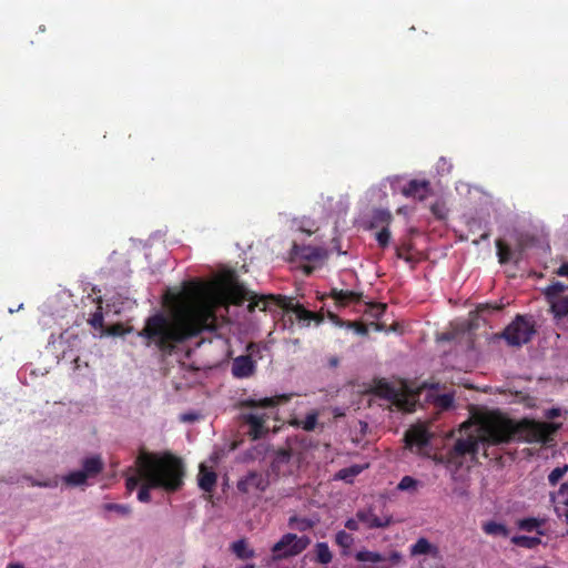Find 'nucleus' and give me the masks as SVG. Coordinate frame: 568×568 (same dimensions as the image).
Listing matches in <instances>:
<instances>
[{
	"mask_svg": "<svg viewBox=\"0 0 568 568\" xmlns=\"http://www.w3.org/2000/svg\"><path fill=\"white\" fill-rule=\"evenodd\" d=\"M104 509L108 511H115L121 516H128L131 514V507L129 505L123 504H105Z\"/></svg>",
	"mask_w": 568,
	"mask_h": 568,
	"instance_id": "4c0bfd02",
	"label": "nucleus"
},
{
	"mask_svg": "<svg viewBox=\"0 0 568 568\" xmlns=\"http://www.w3.org/2000/svg\"><path fill=\"white\" fill-rule=\"evenodd\" d=\"M103 470V462L100 456L83 459L82 469L74 470L64 476L63 481L69 486L84 485L88 478L98 476Z\"/></svg>",
	"mask_w": 568,
	"mask_h": 568,
	"instance_id": "6e6552de",
	"label": "nucleus"
},
{
	"mask_svg": "<svg viewBox=\"0 0 568 568\" xmlns=\"http://www.w3.org/2000/svg\"><path fill=\"white\" fill-rule=\"evenodd\" d=\"M231 371L236 378H248L256 371V362L251 355H240L233 359Z\"/></svg>",
	"mask_w": 568,
	"mask_h": 568,
	"instance_id": "4468645a",
	"label": "nucleus"
},
{
	"mask_svg": "<svg viewBox=\"0 0 568 568\" xmlns=\"http://www.w3.org/2000/svg\"><path fill=\"white\" fill-rule=\"evenodd\" d=\"M560 414H561V412L559 408H550L547 410L546 417L549 419H552V418L559 417Z\"/></svg>",
	"mask_w": 568,
	"mask_h": 568,
	"instance_id": "de8ad7c7",
	"label": "nucleus"
},
{
	"mask_svg": "<svg viewBox=\"0 0 568 568\" xmlns=\"http://www.w3.org/2000/svg\"><path fill=\"white\" fill-rule=\"evenodd\" d=\"M568 471V465H565L562 467H556L550 471L548 475V481L551 486H555L558 484V481L565 476V474Z\"/></svg>",
	"mask_w": 568,
	"mask_h": 568,
	"instance_id": "e433bc0d",
	"label": "nucleus"
},
{
	"mask_svg": "<svg viewBox=\"0 0 568 568\" xmlns=\"http://www.w3.org/2000/svg\"><path fill=\"white\" fill-rule=\"evenodd\" d=\"M438 552V548L430 544L426 538H419L414 545L410 546V555L419 556V555H428L432 554L436 556Z\"/></svg>",
	"mask_w": 568,
	"mask_h": 568,
	"instance_id": "b1692460",
	"label": "nucleus"
},
{
	"mask_svg": "<svg viewBox=\"0 0 568 568\" xmlns=\"http://www.w3.org/2000/svg\"><path fill=\"white\" fill-rule=\"evenodd\" d=\"M293 454L291 449H281L278 450L271 464V470L277 476H286L292 473V468L290 466Z\"/></svg>",
	"mask_w": 568,
	"mask_h": 568,
	"instance_id": "dca6fc26",
	"label": "nucleus"
},
{
	"mask_svg": "<svg viewBox=\"0 0 568 568\" xmlns=\"http://www.w3.org/2000/svg\"><path fill=\"white\" fill-rule=\"evenodd\" d=\"M128 332H129V329H125L123 324H121V323L113 324L110 327H108V329L105 331V333L108 335H112V336H123Z\"/></svg>",
	"mask_w": 568,
	"mask_h": 568,
	"instance_id": "37998d69",
	"label": "nucleus"
},
{
	"mask_svg": "<svg viewBox=\"0 0 568 568\" xmlns=\"http://www.w3.org/2000/svg\"><path fill=\"white\" fill-rule=\"evenodd\" d=\"M361 426H362V430H364L366 427H367V424L366 423H362L359 422Z\"/></svg>",
	"mask_w": 568,
	"mask_h": 568,
	"instance_id": "13d9d810",
	"label": "nucleus"
},
{
	"mask_svg": "<svg viewBox=\"0 0 568 568\" xmlns=\"http://www.w3.org/2000/svg\"><path fill=\"white\" fill-rule=\"evenodd\" d=\"M372 392L378 397L384 398L400 408H403L406 403L404 394L385 379L376 381Z\"/></svg>",
	"mask_w": 568,
	"mask_h": 568,
	"instance_id": "f8f14e48",
	"label": "nucleus"
},
{
	"mask_svg": "<svg viewBox=\"0 0 568 568\" xmlns=\"http://www.w3.org/2000/svg\"><path fill=\"white\" fill-rule=\"evenodd\" d=\"M270 486V476L266 473L251 470L236 484L240 493L250 494L254 491L264 493Z\"/></svg>",
	"mask_w": 568,
	"mask_h": 568,
	"instance_id": "9b49d317",
	"label": "nucleus"
},
{
	"mask_svg": "<svg viewBox=\"0 0 568 568\" xmlns=\"http://www.w3.org/2000/svg\"><path fill=\"white\" fill-rule=\"evenodd\" d=\"M255 348H256V344H254V343H250L247 345V351H254Z\"/></svg>",
	"mask_w": 568,
	"mask_h": 568,
	"instance_id": "6e6d98bb",
	"label": "nucleus"
},
{
	"mask_svg": "<svg viewBox=\"0 0 568 568\" xmlns=\"http://www.w3.org/2000/svg\"><path fill=\"white\" fill-rule=\"evenodd\" d=\"M535 334L534 325L525 316L517 315L504 329L503 337L509 345L520 346L528 343Z\"/></svg>",
	"mask_w": 568,
	"mask_h": 568,
	"instance_id": "0eeeda50",
	"label": "nucleus"
},
{
	"mask_svg": "<svg viewBox=\"0 0 568 568\" xmlns=\"http://www.w3.org/2000/svg\"><path fill=\"white\" fill-rule=\"evenodd\" d=\"M135 475L129 476L125 480V486L129 491H132L140 481H143V479L140 477V474L138 473V467L135 466Z\"/></svg>",
	"mask_w": 568,
	"mask_h": 568,
	"instance_id": "c03bdc74",
	"label": "nucleus"
},
{
	"mask_svg": "<svg viewBox=\"0 0 568 568\" xmlns=\"http://www.w3.org/2000/svg\"><path fill=\"white\" fill-rule=\"evenodd\" d=\"M328 298L333 301L336 308H339L355 302V292L332 288Z\"/></svg>",
	"mask_w": 568,
	"mask_h": 568,
	"instance_id": "aec40b11",
	"label": "nucleus"
},
{
	"mask_svg": "<svg viewBox=\"0 0 568 568\" xmlns=\"http://www.w3.org/2000/svg\"><path fill=\"white\" fill-rule=\"evenodd\" d=\"M243 418L250 427L248 434L253 439L262 438L268 432V428L265 426L268 417L265 414H246Z\"/></svg>",
	"mask_w": 568,
	"mask_h": 568,
	"instance_id": "2eb2a0df",
	"label": "nucleus"
},
{
	"mask_svg": "<svg viewBox=\"0 0 568 568\" xmlns=\"http://www.w3.org/2000/svg\"><path fill=\"white\" fill-rule=\"evenodd\" d=\"M438 568H446L445 566H439Z\"/></svg>",
	"mask_w": 568,
	"mask_h": 568,
	"instance_id": "69168bd1",
	"label": "nucleus"
},
{
	"mask_svg": "<svg viewBox=\"0 0 568 568\" xmlns=\"http://www.w3.org/2000/svg\"><path fill=\"white\" fill-rule=\"evenodd\" d=\"M565 519H566V523L568 524V510L565 514Z\"/></svg>",
	"mask_w": 568,
	"mask_h": 568,
	"instance_id": "680f3d73",
	"label": "nucleus"
},
{
	"mask_svg": "<svg viewBox=\"0 0 568 568\" xmlns=\"http://www.w3.org/2000/svg\"><path fill=\"white\" fill-rule=\"evenodd\" d=\"M405 197L424 201L432 194L430 183L427 180H410L403 189Z\"/></svg>",
	"mask_w": 568,
	"mask_h": 568,
	"instance_id": "ddd939ff",
	"label": "nucleus"
},
{
	"mask_svg": "<svg viewBox=\"0 0 568 568\" xmlns=\"http://www.w3.org/2000/svg\"><path fill=\"white\" fill-rule=\"evenodd\" d=\"M244 568H255L254 565H246Z\"/></svg>",
	"mask_w": 568,
	"mask_h": 568,
	"instance_id": "e2e57ef3",
	"label": "nucleus"
},
{
	"mask_svg": "<svg viewBox=\"0 0 568 568\" xmlns=\"http://www.w3.org/2000/svg\"><path fill=\"white\" fill-rule=\"evenodd\" d=\"M327 316L328 318L331 320V322L333 324H335L336 326H346L348 328H354L355 329V322L354 321H343L342 318H339L334 312L332 311H327Z\"/></svg>",
	"mask_w": 568,
	"mask_h": 568,
	"instance_id": "58836bf2",
	"label": "nucleus"
},
{
	"mask_svg": "<svg viewBox=\"0 0 568 568\" xmlns=\"http://www.w3.org/2000/svg\"><path fill=\"white\" fill-rule=\"evenodd\" d=\"M357 520L366 523L369 528H384L392 523L390 516L378 517L373 514L357 513Z\"/></svg>",
	"mask_w": 568,
	"mask_h": 568,
	"instance_id": "5701e85b",
	"label": "nucleus"
},
{
	"mask_svg": "<svg viewBox=\"0 0 568 568\" xmlns=\"http://www.w3.org/2000/svg\"><path fill=\"white\" fill-rule=\"evenodd\" d=\"M90 325L95 329H102L104 325V318L101 311V307H98V311L94 312L89 320Z\"/></svg>",
	"mask_w": 568,
	"mask_h": 568,
	"instance_id": "a19ab883",
	"label": "nucleus"
},
{
	"mask_svg": "<svg viewBox=\"0 0 568 568\" xmlns=\"http://www.w3.org/2000/svg\"><path fill=\"white\" fill-rule=\"evenodd\" d=\"M510 541L515 546L523 547L526 549H534L541 544V539L539 537H530L524 535L514 536L511 537Z\"/></svg>",
	"mask_w": 568,
	"mask_h": 568,
	"instance_id": "7c9ffc66",
	"label": "nucleus"
},
{
	"mask_svg": "<svg viewBox=\"0 0 568 568\" xmlns=\"http://www.w3.org/2000/svg\"><path fill=\"white\" fill-rule=\"evenodd\" d=\"M335 541L341 547L342 554L346 555L354 539L351 534H347L346 531L342 530L336 534Z\"/></svg>",
	"mask_w": 568,
	"mask_h": 568,
	"instance_id": "72a5a7b5",
	"label": "nucleus"
},
{
	"mask_svg": "<svg viewBox=\"0 0 568 568\" xmlns=\"http://www.w3.org/2000/svg\"><path fill=\"white\" fill-rule=\"evenodd\" d=\"M562 504H564L565 506H567V508H568V497H566V498H564V499H562Z\"/></svg>",
	"mask_w": 568,
	"mask_h": 568,
	"instance_id": "4d7b16f0",
	"label": "nucleus"
},
{
	"mask_svg": "<svg viewBox=\"0 0 568 568\" xmlns=\"http://www.w3.org/2000/svg\"><path fill=\"white\" fill-rule=\"evenodd\" d=\"M558 496L559 497H568V483H564L560 485V488L558 490Z\"/></svg>",
	"mask_w": 568,
	"mask_h": 568,
	"instance_id": "09e8293b",
	"label": "nucleus"
},
{
	"mask_svg": "<svg viewBox=\"0 0 568 568\" xmlns=\"http://www.w3.org/2000/svg\"><path fill=\"white\" fill-rule=\"evenodd\" d=\"M542 525L544 520L535 517L523 518L517 521L518 528L525 531H532Z\"/></svg>",
	"mask_w": 568,
	"mask_h": 568,
	"instance_id": "473e14b6",
	"label": "nucleus"
},
{
	"mask_svg": "<svg viewBox=\"0 0 568 568\" xmlns=\"http://www.w3.org/2000/svg\"><path fill=\"white\" fill-rule=\"evenodd\" d=\"M438 403L439 405L443 407V408H449L453 406V403H454V398L452 395L449 394H444L442 396H439L438 398Z\"/></svg>",
	"mask_w": 568,
	"mask_h": 568,
	"instance_id": "a18cd8bd",
	"label": "nucleus"
},
{
	"mask_svg": "<svg viewBox=\"0 0 568 568\" xmlns=\"http://www.w3.org/2000/svg\"><path fill=\"white\" fill-rule=\"evenodd\" d=\"M288 526L298 531H306L313 527V523L307 518L292 516L288 519Z\"/></svg>",
	"mask_w": 568,
	"mask_h": 568,
	"instance_id": "2f4dec72",
	"label": "nucleus"
},
{
	"mask_svg": "<svg viewBox=\"0 0 568 568\" xmlns=\"http://www.w3.org/2000/svg\"><path fill=\"white\" fill-rule=\"evenodd\" d=\"M335 477L337 479H343L349 484H353L355 478V466H349L347 468L341 469Z\"/></svg>",
	"mask_w": 568,
	"mask_h": 568,
	"instance_id": "ea45409f",
	"label": "nucleus"
},
{
	"mask_svg": "<svg viewBox=\"0 0 568 568\" xmlns=\"http://www.w3.org/2000/svg\"><path fill=\"white\" fill-rule=\"evenodd\" d=\"M568 288L567 285L562 284L561 282H554L550 285H548L544 290V295L549 304L551 305V302H554L557 298H560L566 290Z\"/></svg>",
	"mask_w": 568,
	"mask_h": 568,
	"instance_id": "c85d7f7f",
	"label": "nucleus"
},
{
	"mask_svg": "<svg viewBox=\"0 0 568 568\" xmlns=\"http://www.w3.org/2000/svg\"><path fill=\"white\" fill-rule=\"evenodd\" d=\"M497 256L500 264H507L511 261L517 263L521 258L523 247L519 245L518 248L511 250V247L503 240L496 241Z\"/></svg>",
	"mask_w": 568,
	"mask_h": 568,
	"instance_id": "f3484780",
	"label": "nucleus"
},
{
	"mask_svg": "<svg viewBox=\"0 0 568 568\" xmlns=\"http://www.w3.org/2000/svg\"><path fill=\"white\" fill-rule=\"evenodd\" d=\"M400 559H402V555H400L399 552H397V551H392V552L389 554V557H388V558H386V562H387V561H390L392 564H397V562H399V561H400Z\"/></svg>",
	"mask_w": 568,
	"mask_h": 568,
	"instance_id": "49530a36",
	"label": "nucleus"
},
{
	"mask_svg": "<svg viewBox=\"0 0 568 568\" xmlns=\"http://www.w3.org/2000/svg\"><path fill=\"white\" fill-rule=\"evenodd\" d=\"M396 256H397V258H403L405 261H410V258L404 254V248L403 247H397L396 248Z\"/></svg>",
	"mask_w": 568,
	"mask_h": 568,
	"instance_id": "3c124183",
	"label": "nucleus"
},
{
	"mask_svg": "<svg viewBox=\"0 0 568 568\" xmlns=\"http://www.w3.org/2000/svg\"><path fill=\"white\" fill-rule=\"evenodd\" d=\"M550 312L556 320L568 317V295L561 296L560 298L551 302Z\"/></svg>",
	"mask_w": 568,
	"mask_h": 568,
	"instance_id": "a878e982",
	"label": "nucleus"
},
{
	"mask_svg": "<svg viewBox=\"0 0 568 568\" xmlns=\"http://www.w3.org/2000/svg\"><path fill=\"white\" fill-rule=\"evenodd\" d=\"M392 220L393 216L387 210H375L367 227L369 230L383 229L385 226H389Z\"/></svg>",
	"mask_w": 568,
	"mask_h": 568,
	"instance_id": "4be33fe9",
	"label": "nucleus"
},
{
	"mask_svg": "<svg viewBox=\"0 0 568 568\" xmlns=\"http://www.w3.org/2000/svg\"><path fill=\"white\" fill-rule=\"evenodd\" d=\"M316 560L320 564H328L332 560V552L326 542H318L315 547Z\"/></svg>",
	"mask_w": 568,
	"mask_h": 568,
	"instance_id": "f704fd0d",
	"label": "nucleus"
},
{
	"mask_svg": "<svg viewBox=\"0 0 568 568\" xmlns=\"http://www.w3.org/2000/svg\"><path fill=\"white\" fill-rule=\"evenodd\" d=\"M216 474L201 464L199 471V487L205 493H211L216 484Z\"/></svg>",
	"mask_w": 568,
	"mask_h": 568,
	"instance_id": "6ab92c4d",
	"label": "nucleus"
},
{
	"mask_svg": "<svg viewBox=\"0 0 568 568\" xmlns=\"http://www.w3.org/2000/svg\"><path fill=\"white\" fill-rule=\"evenodd\" d=\"M135 464L143 484L138 491V499L141 503H149L151 488H162L173 493L183 486L185 475L182 459L165 452L162 454L141 452Z\"/></svg>",
	"mask_w": 568,
	"mask_h": 568,
	"instance_id": "7ed1b4c3",
	"label": "nucleus"
},
{
	"mask_svg": "<svg viewBox=\"0 0 568 568\" xmlns=\"http://www.w3.org/2000/svg\"><path fill=\"white\" fill-rule=\"evenodd\" d=\"M489 236H490V233H489V232H484V233L480 235V237H479L478 240H474V241H473V243H474L475 245H478L481 241H486V240H488V239H489Z\"/></svg>",
	"mask_w": 568,
	"mask_h": 568,
	"instance_id": "603ef678",
	"label": "nucleus"
},
{
	"mask_svg": "<svg viewBox=\"0 0 568 568\" xmlns=\"http://www.w3.org/2000/svg\"><path fill=\"white\" fill-rule=\"evenodd\" d=\"M346 527L351 530L355 529V519L353 518H349L347 521H346Z\"/></svg>",
	"mask_w": 568,
	"mask_h": 568,
	"instance_id": "864d4df0",
	"label": "nucleus"
},
{
	"mask_svg": "<svg viewBox=\"0 0 568 568\" xmlns=\"http://www.w3.org/2000/svg\"><path fill=\"white\" fill-rule=\"evenodd\" d=\"M386 311V304L362 301V294L357 293V335H367L371 331L381 332L385 329V324L379 318Z\"/></svg>",
	"mask_w": 568,
	"mask_h": 568,
	"instance_id": "39448f33",
	"label": "nucleus"
},
{
	"mask_svg": "<svg viewBox=\"0 0 568 568\" xmlns=\"http://www.w3.org/2000/svg\"><path fill=\"white\" fill-rule=\"evenodd\" d=\"M560 427L561 424L536 420H527L523 424L528 440L544 444L552 440Z\"/></svg>",
	"mask_w": 568,
	"mask_h": 568,
	"instance_id": "1a4fd4ad",
	"label": "nucleus"
},
{
	"mask_svg": "<svg viewBox=\"0 0 568 568\" xmlns=\"http://www.w3.org/2000/svg\"><path fill=\"white\" fill-rule=\"evenodd\" d=\"M219 295L223 303L234 305H242L245 301H248L247 310L251 313H253L256 307L264 312H272V306H275L286 312L294 313L298 321L310 322L315 317V313L304 308L302 305H294L292 300L286 296L273 294L258 295L247 290L236 280H230L223 283L219 288Z\"/></svg>",
	"mask_w": 568,
	"mask_h": 568,
	"instance_id": "20e7f679",
	"label": "nucleus"
},
{
	"mask_svg": "<svg viewBox=\"0 0 568 568\" xmlns=\"http://www.w3.org/2000/svg\"><path fill=\"white\" fill-rule=\"evenodd\" d=\"M8 568H24L21 564H9Z\"/></svg>",
	"mask_w": 568,
	"mask_h": 568,
	"instance_id": "5fc2aeb1",
	"label": "nucleus"
},
{
	"mask_svg": "<svg viewBox=\"0 0 568 568\" xmlns=\"http://www.w3.org/2000/svg\"><path fill=\"white\" fill-rule=\"evenodd\" d=\"M357 561H368L378 564V568H387L386 557L382 556L379 552L362 550L357 551Z\"/></svg>",
	"mask_w": 568,
	"mask_h": 568,
	"instance_id": "bb28decb",
	"label": "nucleus"
},
{
	"mask_svg": "<svg viewBox=\"0 0 568 568\" xmlns=\"http://www.w3.org/2000/svg\"><path fill=\"white\" fill-rule=\"evenodd\" d=\"M417 486V480L410 476H404L397 485V489L399 490H409L415 489Z\"/></svg>",
	"mask_w": 568,
	"mask_h": 568,
	"instance_id": "79ce46f5",
	"label": "nucleus"
},
{
	"mask_svg": "<svg viewBox=\"0 0 568 568\" xmlns=\"http://www.w3.org/2000/svg\"><path fill=\"white\" fill-rule=\"evenodd\" d=\"M232 551L240 559H251L255 556L253 549H251L245 539H240L231 545Z\"/></svg>",
	"mask_w": 568,
	"mask_h": 568,
	"instance_id": "cd10ccee",
	"label": "nucleus"
},
{
	"mask_svg": "<svg viewBox=\"0 0 568 568\" xmlns=\"http://www.w3.org/2000/svg\"><path fill=\"white\" fill-rule=\"evenodd\" d=\"M320 413L317 410L310 412L304 419L293 418L290 420V425L296 428H302L306 432H312L317 425Z\"/></svg>",
	"mask_w": 568,
	"mask_h": 568,
	"instance_id": "412c9836",
	"label": "nucleus"
},
{
	"mask_svg": "<svg viewBox=\"0 0 568 568\" xmlns=\"http://www.w3.org/2000/svg\"><path fill=\"white\" fill-rule=\"evenodd\" d=\"M33 485H37V486H47L45 483H33Z\"/></svg>",
	"mask_w": 568,
	"mask_h": 568,
	"instance_id": "bf43d9fd",
	"label": "nucleus"
},
{
	"mask_svg": "<svg viewBox=\"0 0 568 568\" xmlns=\"http://www.w3.org/2000/svg\"><path fill=\"white\" fill-rule=\"evenodd\" d=\"M163 303L170 313L156 312L145 320L139 336L162 355H172L178 346L203 332L219 328L211 286L202 281H185L181 288H169Z\"/></svg>",
	"mask_w": 568,
	"mask_h": 568,
	"instance_id": "f257e3e1",
	"label": "nucleus"
},
{
	"mask_svg": "<svg viewBox=\"0 0 568 568\" xmlns=\"http://www.w3.org/2000/svg\"><path fill=\"white\" fill-rule=\"evenodd\" d=\"M476 427L465 438H458L452 450V458H462L470 455L473 458L483 452L489 459H499L498 446L511 443L517 435L518 425L499 412H488L478 415Z\"/></svg>",
	"mask_w": 568,
	"mask_h": 568,
	"instance_id": "f03ea898",
	"label": "nucleus"
},
{
	"mask_svg": "<svg viewBox=\"0 0 568 568\" xmlns=\"http://www.w3.org/2000/svg\"><path fill=\"white\" fill-rule=\"evenodd\" d=\"M429 439V433L422 426L413 427L405 434V443L409 448L414 446L423 448L428 445Z\"/></svg>",
	"mask_w": 568,
	"mask_h": 568,
	"instance_id": "a211bd4d",
	"label": "nucleus"
},
{
	"mask_svg": "<svg viewBox=\"0 0 568 568\" xmlns=\"http://www.w3.org/2000/svg\"><path fill=\"white\" fill-rule=\"evenodd\" d=\"M290 397L287 395H281L276 397H265L258 400H248L246 403L250 407H274L281 403L287 402Z\"/></svg>",
	"mask_w": 568,
	"mask_h": 568,
	"instance_id": "c756f323",
	"label": "nucleus"
},
{
	"mask_svg": "<svg viewBox=\"0 0 568 568\" xmlns=\"http://www.w3.org/2000/svg\"><path fill=\"white\" fill-rule=\"evenodd\" d=\"M292 260L305 262L301 264L302 270L306 274H311L323 260V251L315 246L298 245L294 243L291 251Z\"/></svg>",
	"mask_w": 568,
	"mask_h": 568,
	"instance_id": "9d476101",
	"label": "nucleus"
},
{
	"mask_svg": "<svg viewBox=\"0 0 568 568\" xmlns=\"http://www.w3.org/2000/svg\"><path fill=\"white\" fill-rule=\"evenodd\" d=\"M483 531L493 537H508L509 536V529L505 524L497 523L494 520H489L483 524L481 526Z\"/></svg>",
	"mask_w": 568,
	"mask_h": 568,
	"instance_id": "393cba45",
	"label": "nucleus"
},
{
	"mask_svg": "<svg viewBox=\"0 0 568 568\" xmlns=\"http://www.w3.org/2000/svg\"><path fill=\"white\" fill-rule=\"evenodd\" d=\"M559 276H568V263H564L556 272Z\"/></svg>",
	"mask_w": 568,
	"mask_h": 568,
	"instance_id": "8fccbe9b",
	"label": "nucleus"
},
{
	"mask_svg": "<svg viewBox=\"0 0 568 568\" xmlns=\"http://www.w3.org/2000/svg\"><path fill=\"white\" fill-rule=\"evenodd\" d=\"M363 467H361L359 465H357V469H356V473L357 475L362 471Z\"/></svg>",
	"mask_w": 568,
	"mask_h": 568,
	"instance_id": "052dcab7",
	"label": "nucleus"
},
{
	"mask_svg": "<svg viewBox=\"0 0 568 568\" xmlns=\"http://www.w3.org/2000/svg\"><path fill=\"white\" fill-rule=\"evenodd\" d=\"M378 231L375 233V240L377 241L378 245L383 248L388 246L390 241V231L389 226H385L383 229H377Z\"/></svg>",
	"mask_w": 568,
	"mask_h": 568,
	"instance_id": "c9c22d12",
	"label": "nucleus"
},
{
	"mask_svg": "<svg viewBox=\"0 0 568 568\" xmlns=\"http://www.w3.org/2000/svg\"><path fill=\"white\" fill-rule=\"evenodd\" d=\"M336 364H337V359H333V361H332V365H334V366H335Z\"/></svg>",
	"mask_w": 568,
	"mask_h": 568,
	"instance_id": "0e129e2a",
	"label": "nucleus"
},
{
	"mask_svg": "<svg viewBox=\"0 0 568 568\" xmlns=\"http://www.w3.org/2000/svg\"><path fill=\"white\" fill-rule=\"evenodd\" d=\"M310 542L311 540L306 536L298 537L295 534L287 532L272 547L273 559L278 560L300 555Z\"/></svg>",
	"mask_w": 568,
	"mask_h": 568,
	"instance_id": "423d86ee",
	"label": "nucleus"
}]
</instances>
